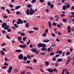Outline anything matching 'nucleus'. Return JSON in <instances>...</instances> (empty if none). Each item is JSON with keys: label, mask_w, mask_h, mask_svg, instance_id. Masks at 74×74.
Masks as SVG:
<instances>
[{"label": "nucleus", "mask_w": 74, "mask_h": 74, "mask_svg": "<svg viewBox=\"0 0 74 74\" xmlns=\"http://www.w3.org/2000/svg\"><path fill=\"white\" fill-rule=\"evenodd\" d=\"M29 11H30V15H33V14H34L36 12L34 11V9H33L32 8H31L29 9Z\"/></svg>", "instance_id": "nucleus-1"}, {"label": "nucleus", "mask_w": 74, "mask_h": 74, "mask_svg": "<svg viewBox=\"0 0 74 74\" xmlns=\"http://www.w3.org/2000/svg\"><path fill=\"white\" fill-rule=\"evenodd\" d=\"M17 24L18 25H19V24H22V23H23V21L21 20V19L20 18H18V21L16 22Z\"/></svg>", "instance_id": "nucleus-2"}, {"label": "nucleus", "mask_w": 74, "mask_h": 74, "mask_svg": "<svg viewBox=\"0 0 74 74\" xmlns=\"http://www.w3.org/2000/svg\"><path fill=\"white\" fill-rule=\"evenodd\" d=\"M23 58V56L22 54H20L18 56V59L19 60H22Z\"/></svg>", "instance_id": "nucleus-3"}, {"label": "nucleus", "mask_w": 74, "mask_h": 74, "mask_svg": "<svg viewBox=\"0 0 74 74\" xmlns=\"http://www.w3.org/2000/svg\"><path fill=\"white\" fill-rule=\"evenodd\" d=\"M19 47L20 48H24L25 49V48L27 47V45L24 44L23 45H19Z\"/></svg>", "instance_id": "nucleus-4"}, {"label": "nucleus", "mask_w": 74, "mask_h": 74, "mask_svg": "<svg viewBox=\"0 0 74 74\" xmlns=\"http://www.w3.org/2000/svg\"><path fill=\"white\" fill-rule=\"evenodd\" d=\"M12 67L11 66H10L9 68V69L8 70V73H11V71H12Z\"/></svg>", "instance_id": "nucleus-5"}, {"label": "nucleus", "mask_w": 74, "mask_h": 74, "mask_svg": "<svg viewBox=\"0 0 74 74\" xmlns=\"http://www.w3.org/2000/svg\"><path fill=\"white\" fill-rule=\"evenodd\" d=\"M30 50L32 51L33 52H37V49H35L34 48H33L30 49Z\"/></svg>", "instance_id": "nucleus-6"}, {"label": "nucleus", "mask_w": 74, "mask_h": 74, "mask_svg": "<svg viewBox=\"0 0 74 74\" xmlns=\"http://www.w3.org/2000/svg\"><path fill=\"white\" fill-rule=\"evenodd\" d=\"M26 14L28 15H30V12L29 9H27L26 12Z\"/></svg>", "instance_id": "nucleus-7"}, {"label": "nucleus", "mask_w": 74, "mask_h": 74, "mask_svg": "<svg viewBox=\"0 0 74 74\" xmlns=\"http://www.w3.org/2000/svg\"><path fill=\"white\" fill-rule=\"evenodd\" d=\"M7 25V23H4L2 24V28H4V27H6V25Z\"/></svg>", "instance_id": "nucleus-8"}, {"label": "nucleus", "mask_w": 74, "mask_h": 74, "mask_svg": "<svg viewBox=\"0 0 74 74\" xmlns=\"http://www.w3.org/2000/svg\"><path fill=\"white\" fill-rule=\"evenodd\" d=\"M42 43H39V44L37 45L38 47V48H40V47H42Z\"/></svg>", "instance_id": "nucleus-9"}, {"label": "nucleus", "mask_w": 74, "mask_h": 74, "mask_svg": "<svg viewBox=\"0 0 74 74\" xmlns=\"http://www.w3.org/2000/svg\"><path fill=\"white\" fill-rule=\"evenodd\" d=\"M48 71L50 73H53V70L51 69H47Z\"/></svg>", "instance_id": "nucleus-10"}, {"label": "nucleus", "mask_w": 74, "mask_h": 74, "mask_svg": "<svg viewBox=\"0 0 74 74\" xmlns=\"http://www.w3.org/2000/svg\"><path fill=\"white\" fill-rule=\"evenodd\" d=\"M10 25H8L7 24L6 27H5L4 28V30H8V28H10Z\"/></svg>", "instance_id": "nucleus-11"}, {"label": "nucleus", "mask_w": 74, "mask_h": 74, "mask_svg": "<svg viewBox=\"0 0 74 74\" xmlns=\"http://www.w3.org/2000/svg\"><path fill=\"white\" fill-rule=\"evenodd\" d=\"M42 51H47V48H45V47H43L42 48Z\"/></svg>", "instance_id": "nucleus-12"}, {"label": "nucleus", "mask_w": 74, "mask_h": 74, "mask_svg": "<svg viewBox=\"0 0 74 74\" xmlns=\"http://www.w3.org/2000/svg\"><path fill=\"white\" fill-rule=\"evenodd\" d=\"M63 59L58 58V60H57V62H61L63 61Z\"/></svg>", "instance_id": "nucleus-13"}, {"label": "nucleus", "mask_w": 74, "mask_h": 74, "mask_svg": "<svg viewBox=\"0 0 74 74\" xmlns=\"http://www.w3.org/2000/svg\"><path fill=\"white\" fill-rule=\"evenodd\" d=\"M22 52V50L19 49L16 50H15V52H18V53H20Z\"/></svg>", "instance_id": "nucleus-14"}, {"label": "nucleus", "mask_w": 74, "mask_h": 74, "mask_svg": "<svg viewBox=\"0 0 74 74\" xmlns=\"http://www.w3.org/2000/svg\"><path fill=\"white\" fill-rule=\"evenodd\" d=\"M49 41V40L48 39H45V40L43 41V42H48Z\"/></svg>", "instance_id": "nucleus-15"}, {"label": "nucleus", "mask_w": 74, "mask_h": 74, "mask_svg": "<svg viewBox=\"0 0 74 74\" xmlns=\"http://www.w3.org/2000/svg\"><path fill=\"white\" fill-rule=\"evenodd\" d=\"M66 8H67L66 6L65 5H64L62 7V10H66Z\"/></svg>", "instance_id": "nucleus-16"}, {"label": "nucleus", "mask_w": 74, "mask_h": 74, "mask_svg": "<svg viewBox=\"0 0 74 74\" xmlns=\"http://www.w3.org/2000/svg\"><path fill=\"white\" fill-rule=\"evenodd\" d=\"M1 55H2L3 56L5 55V53L3 51H1Z\"/></svg>", "instance_id": "nucleus-17"}, {"label": "nucleus", "mask_w": 74, "mask_h": 74, "mask_svg": "<svg viewBox=\"0 0 74 74\" xmlns=\"http://www.w3.org/2000/svg\"><path fill=\"white\" fill-rule=\"evenodd\" d=\"M20 8H21V6L20 5L15 6V10H18Z\"/></svg>", "instance_id": "nucleus-18"}, {"label": "nucleus", "mask_w": 74, "mask_h": 74, "mask_svg": "<svg viewBox=\"0 0 74 74\" xmlns=\"http://www.w3.org/2000/svg\"><path fill=\"white\" fill-rule=\"evenodd\" d=\"M18 39L19 41H21V40H22V37L21 36H18Z\"/></svg>", "instance_id": "nucleus-19"}, {"label": "nucleus", "mask_w": 74, "mask_h": 74, "mask_svg": "<svg viewBox=\"0 0 74 74\" xmlns=\"http://www.w3.org/2000/svg\"><path fill=\"white\" fill-rule=\"evenodd\" d=\"M45 65H46V66H48V65H49V62L47 61V62H45Z\"/></svg>", "instance_id": "nucleus-20"}, {"label": "nucleus", "mask_w": 74, "mask_h": 74, "mask_svg": "<svg viewBox=\"0 0 74 74\" xmlns=\"http://www.w3.org/2000/svg\"><path fill=\"white\" fill-rule=\"evenodd\" d=\"M23 59L24 60H27V57L25 56L23 57Z\"/></svg>", "instance_id": "nucleus-21"}, {"label": "nucleus", "mask_w": 74, "mask_h": 74, "mask_svg": "<svg viewBox=\"0 0 74 74\" xmlns=\"http://www.w3.org/2000/svg\"><path fill=\"white\" fill-rule=\"evenodd\" d=\"M62 21L63 22H64V23L66 22H67V19H66L63 18L62 19Z\"/></svg>", "instance_id": "nucleus-22"}, {"label": "nucleus", "mask_w": 74, "mask_h": 74, "mask_svg": "<svg viewBox=\"0 0 74 74\" xmlns=\"http://www.w3.org/2000/svg\"><path fill=\"white\" fill-rule=\"evenodd\" d=\"M31 7H32V5H31V4H28L27 5V7H28V8H30Z\"/></svg>", "instance_id": "nucleus-23"}, {"label": "nucleus", "mask_w": 74, "mask_h": 74, "mask_svg": "<svg viewBox=\"0 0 74 74\" xmlns=\"http://www.w3.org/2000/svg\"><path fill=\"white\" fill-rule=\"evenodd\" d=\"M55 55V53L53 52H51L50 53V55L51 56H53V55Z\"/></svg>", "instance_id": "nucleus-24"}, {"label": "nucleus", "mask_w": 74, "mask_h": 74, "mask_svg": "<svg viewBox=\"0 0 74 74\" xmlns=\"http://www.w3.org/2000/svg\"><path fill=\"white\" fill-rule=\"evenodd\" d=\"M65 4L66 5V8H70V5L67 4V3H65Z\"/></svg>", "instance_id": "nucleus-25"}, {"label": "nucleus", "mask_w": 74, "mask_h": 74, "mask_svg": "<svg viewBox=\"0 0 74 74\" xmlns=\"http://www.w3.org/2000/svg\"><path fill=\"white\" fill-rule=\"evenodd\" d=\"M16 14L17 15H21V12H20L18 11L16 12Z\"/></svg>", "instance_id": "nucleus-26"}, {"label": "nucleus", "mask_w": 74, "mask_h": 74, "mask_svg": "<svg viewBox=\"0 0 74 74\" xmlns=\"http://www.w3.org/2000/svg\"><path fill=\"white\" fill-rule=\"evenodd\" d=\"M25 26L27 27H29V23H27L25 25Z\"/></svg>", "instance_id": "nucleus-27"}, {"label": "nucleus", "mask_w": 74, "mask_h": 74, "mask_svg": "<svg viewBox=\"0 0 74 74\" xmlns=\"http://www.w3.org/2000/svg\"><path fill=\"white\" fill-rule=\"evenodd\" d=\"M50 7L52 8V9H53V7H54V5L53 4H51L50 5Z\"/></svg>", "instance_id": "nucleus-28"}, {"label": "nucleus", "mask_w": 74, "mask_h": 74, "mask_svg": "<svg viewBox=\"0 0 74 74\" xmlns=\"http://www.w3.org/2000/svg\"><path fill=\"white\" fill-rule=\"evenodd\" d=\"M21 35L22 36H24L25 35V33H24L23 32H22L21 34Z\"/></svg>", "instance_id": "nucleus-29"}, {"label": "nucleus", "mask_w": 74, "mask_h": 74, "mask_svg": "<svg viewBox=\"0 0 74 74\" xmlns=\"http://www.w3.org/2000/svg\"><path fill=\"white\" fill-rule=\"evenodd\" d=\"M63 53V51H62V50H60L58 52V53L60 54H62Z\"/></svg>", "instance_id": "nucleus-30"}, {"label": "nucleus", "mask_w": 74, "mask_h": 74, "mask_svg": "<svg viewBox=\"0 0 74 74\" xmlns=\"http://www.w3.org/2000/svg\"><path fill=\"white\" fill-rule=\"evenodd\" d=\"M67 30H71V27L70 26H68L67 27Z\"/></svg>", "instance_id": "nucleus-31"}, {"label": "nucleus", "mask_w": 74, "mask_h": 74, "mask_svg": "<svg viewBox=\"0 0 74 74\" xmlns=\"http://www.w3.org/2000/svg\"><path fill=\"white\" fill-rule=\"evenodd\" d=\"M36 0H32V3H36Z\"/></svg>", "instance_id": "nucleus-32"}, {"label": "nucleus", "mask_w": 74, "mask_h": 74, "mask_svg": "<svg viewBox=\"0 0 74 74\" xmlns=\"http://www.w3.org/2000/svg\"><path fill=\"white\" fill-rule=\"evenodd\" d=\"M7 31L8 32H11V29L10 28H8V29H7Z\"/></svg>", "instance_id": "nucleus-33"}, {"label": "nucleus", "mask_w": 74, "mask_h": 74, "mask_svg": "<svg viewBox=\"0 0 74 74\" xmlns=\"http://www.w3.org/2000/svg\"><path fill=\"white\" fill-rule=\"evenodd\" d=\"M34 32V31H28V33L29 34H31V33H33Z\"/></svg>", "instance_id": "nucleus-34"}, {"label": "nucleus", "mask_w": 74, "mask_h": 74, "mask_svg": "<svg viewBox=\"0 0 74 74\" xmlns=\"http://www.w3.org/2000/svg\"><path fill=\"white\" fill-rule=\"evenodd\" d=\"M3 18H5V19H7L8 18V16L7 15H4L3 16Z\"/></svg>", "instance_id": "nucleus-35"}, {"label": "nucleus", "mask_w": 74, "mask_h": 74, "mask_svg": "<svg viewBox=\"0 0 74 74\" xmlns=\"http://www.w3.org/2000/svg\"><path fill=\"white\" fill-rule=\"evenodd\" d=\"M26 63H27L28 64H29V63H30V61L29 60H28L26 62Z\"/></svg>", "instance_id": "nucleus-36"}, {"label": "nucleus", "mask_w": 74, "mask_h": 74, "mask_svg": "<svg viewBox=\"0 0 74 74\" xmlns=\"http://www.w3.org/2000/svg\"><path fill=\"white\" fill-rule=\"evenodd\" d=\"M42 47H46V45H45V44H42Z\"/></svg>", "instance_id": "nucleus-37"}, {"label": "nucleus", "mask_w": 74, "mask_h": 74, "mask_svg": "<svg viewBox=\"0 0 74 74\" xmlns=\"http://www.w3.org/2000/svg\"><path fill=\"white\" fill-rule=\"evenodd\" d=\"M68 60H67L68 61H69L70 62V60H71V58L70 57H68Z\"/></svg>", "instance_id": "nucleus-38"}, {"label": "nucleus", "mask_w": 74, "mask_h": 74, "mask_svg": "<svg viewBox=\"0 0 74 74\" xmlns=\"http://www.w3.org/2000/svg\"><path fill=\"white\" fill-rule=\"evenodd\" d=\"M52 25H54V26H56V23L55 22H54L52 23Z\"/></svg>", "instance_id": "nucleus-39"}, {"label": "nucleus", "mask_w": 74, "mask_h": 74, "mask_svg": "<svg viewBox=\"0 0 74 74\" xmlns=\"http://www.w3.org/2000/svg\"><path fill=\"white\" fill-rule=\"evenodd\" d=\"M30 42H31V40H29V41L27 43V45H28L29 44V43H30Z\"/></svg>", "instance_id": "nucleus-40"}, {"label": "nucleus", "mask_w": 74, "mask_h": 74, "mask_svg": "<svg viewBox=\"0 0 74 74\" xmlns=\"http://www.w3.org/2000/svg\"><path fill=\"white\" fill-rule=\"evenodd\" d=\"M47 35V34L46 33H44L43 34L42 36H44V37H46V36Z\"/></svg>", "instance_id": "nucleus-41"}, {"label": "nucleus", "mask_w": 74, "mask_h": 74, "mask_svg": "<svg viewBox=\"0 0 74 74\" xmlns=\"http://www.w3.org/2000/svg\"><path fill=\"white\" fill-rule=\"evenodd\" d=\"M26 38H27V37H25L24 38H23V40L24 41H25L26 39Z\"/></svg>", "instance_id": "nucleus-42"}, {"label": "nucleus", "mask_w": 74, "mask_h": 74, "mask_svg": "<svg viewBox=\"0 0 74 74\" xmlns=\"http://www.w3.org/2000/svg\"><path fill=\"white\" fill-rule=\"evenodd\" d=\"M6 11L7 12L8 14H11V13H10V10L8 9H6Z\"/></svg>", "instance_id": "nucleus-43"}, {"label": "nucleus", "mask_w": 74, "mask_h": 74, "mask_svg": "<svg viewBox=\"0 0 74 74\" xmlns=\"http://www.w3.org/2000/svg\"><path fill=\"white\" fill-rule=\"evenodd\" d=\"M9 6H10V7H11V8H12L13 7H14V6L12 5V4H10L9 5Z\"/></svg>", "instance_id": "nucleus-44"}, {"label": "nucleus", "mask_w": 74, "mask_h": 74, "mask_svg": "<svg viewBox=\"0 0 74 74\" xmlns=\"http://www.w3.org/2000/svg\"><path fill=\"white\" fill-rule=\"evenodd\" d=\"M71 14L72 15H73V18H74V12H71Z\"/></svg>", "instance_id": "nucleus-45"}, {"label": "nucleus", "mask_w": 74, "mask_h": 74, "mask_svg": "<svg viewBox=\"0 0 74 74\" xmlns=\"http://www.w3.org/2000/svg\"><path fill=\"white\" fill-rule=\"evenodd\" d=\"M14 26L15 27H16V28H17V27H18V25H16V24L15 23L14 24Z\"/></svg>", "instance_id": "nucleus-46"}, {"label": "nucleus", "mask_w": 74, "mask_h": 74, "mask_svg": "<svg viewBox=\"0 0 74 74\" xmlns=\"http://www.w3.org/2000/svg\"><path fill=\"white\" fill-rule=\"evenodd\" d=\"M47 5H48L49 6L51 5V3L50 2H47Z\"/></svg>", "instance_id": "nucleus-47"}, {"label": "nucleus", "mask_w": 74, "mask_h": 74, "mask_svg": "<svg viewBox=\"0 0 74 74\" xmlns=\"http://www.w3.org/2000/svg\"><path fill=\"white\" fill-rule=\"evenodd\" d=\"M8 64H7V63H6V62H5L4 64V65H5V66H8Z\"/></svg>", "instance_id": "nucleus-48"}, {"label": "nucleus", "mask_w": 74, "mask_h": 74, "mask_svg": "<svg viewBox=\"0 0 74 74\" xmlns=\"http://www.w3.org/2000/svg\"><path fill=\"white\" fill-rule=\"evenodd\" d=\"M48 29L47 28L45 30V32L46 33H48Z\"/></svg>", "instance_id": "nucleus-49"}, {"label": "nucleus", "mask_w": 74, "mask_h": 74, "mask_svg": "<svg viewBox=\"0 0 74 74\" xmlns=\"http://www.w3.org/2000/svg\"><path fill=\"white\" fill-rule=\"evenodd\" d=\"M51 36H53V37H55V34H51Z\"/></svg>", "instance_id": "nucleus-50"}, {"label": "nucleus", "mask_w": 74, "mask_h": 74, "mask_svg": "<svg viewBox=\"0 0 74 74\" xmlns=\"http://www.w3.org/2000/svg\"><path fill=\"white\" fill-rule=\"evenodd\" d=\"M33 62L36 63V62H37V60L36 59H34L33 60Z\"/></svg>", "instance_id": "nucleus-51"}, {"label": "nucleus", "mask_w": 74, "mask_h": 74, "mask_svg": "<svg viewBox=\"0 0 74 74\" xmlns=\"http://www.w3.org/2000/svg\"><path fill=\"white\" fill-rule=\"evenodd\" d=\"M7 68V66H3V67H2V69H5L6 68Z\"/></svg>", "instance_id": "nucleus-52"}, {"label": "nucleus", "mask_w": 74, "mask_h": 74, "mask_svg": "<svg viewBox=\"0 0 74 74\" xmlns=\"http://www.w3.org/2000/svg\"><path fill=\"white\" fill-rule=\"evenodd\" d=\"M66 15L64 14H61V17H63V16H65Z\"/></svg>", "instance_id": "nucleus-53"}, {"label": "nucleus", "mask_w": 74, "mask_h": 74, "mask_svg": "<svg viewBox=\"0 0 74 74\" xmlns=\"http://www.w3.org/2000/svg\"><path fill=\"white\" fill-rule=\"evenodd\" d=\"M47 51H51V49L49 47L47 49Z\"/></svg>", "instance_id": "nucleus-54"}, {"label": "nucleus", "mask_w": 74, "mask_h": 74, "mask_svg": "<svg viewBox=\"0 0 74 74\" xmlns=\"http://www.w3.org/2000/svg\"><path fill=\"white\" fill-rule=\"evenodd\" d=\"M64 54H65V52H63L62 53V56L63 57V56H64Z\"/></svg>", "instance_id": "nucleus-55"}, {"label": "nucleus", "mask_w": 74, "mask_h": 74, "mask_svg": "<svg viewBox=\"0 0 74 74\" xmlns=\"http://www.w3.org/2000/svg\"><path fill=\"white\" fill-rule=\"evenodd\" d=\"M70 52H67L66 53V55H67V56H68V55H69V54H70Z\"/></svg>", "instance_id": "nucleus-56"}, {"label": "nucleus", "mask_w": 74, "mask_h": 74, "mask_svg": "<svg viewBox=\"0 0 74 74\" xmlns=\"http://www.w3.org/2000/svg\"><path fill=\"white\" fill-rule=\"evenodd\" d=\"M6 37L7 38H8L9 39H10V38L9 37V35H6Z\"/></svg>", "instance_id": "nucleus-57"}, {"label": "nucleus", "mask_w": 74, "mask_h": 74, "mask_svg": "<svg viewBox=\"0 0 74 74\" xmlns=\"http://www.w3.org/2000/svg\"><path fill=\"white\" fill-rule=\"evenodd\" d=\"M63 71H65L66 72H67V71H68V70H66V69H63Z\"/></svg>", "instance_id": "nucleus-58"}, {"label": "nucleus", "mask_w": 74, "mask_h": 74, "mask_svg": "<svg viewBox=\"0 0 74 74\" xmlns=\"http://www.w3.org/2000/svg\"><path fill=\"white\" fill-rule=\"evenodd\" d=\"M2 32L3 33L5 34V31L4 30H3L2 31Z\"/></svg>", "instance_id": "nucleus-59"}, {"label": "nucleus", "mask_w": 74, "mask_h": 74, "mask_svg": "<svg viewBox=\"0 0 74 74\" xmlns=\"http://www.w3.org/2000/svg\"><path fill=\"white\" fill-rule=\"evenodd\" d=\"M45 53L44 52H42L41 53V55H45Z\"/></svg>", "instance_id": "nucleus-60"}, {"label": "nucleus", "mask_w": 74, "mask_h": 74, "mask_svg": "<svg viewBox=\"0 0 74 74\" xmlns=\"http://www.w3.org/2000/svg\"><path fill=\"white\" fill-rule=\"evenodd\" d=\"M1 9H2L3 10H4L5 9V7L4 6L2 7L1 8Z\"/></svg>", "instance_id": "nucleus-61"}, {"label": "nucleus", "mask_w": 74, "mask_h": 74, "mask_svg": "<svg viewBox=\"0 0 74 74\" xmlns=\"http://www.w3.org/2000/svg\"><path fill=\"white\" fill-rule=\"evenodd\" d=\"M57 27H60H60H60V25H59V24L57 25Z\"/></svg>", "instance_id": "nucleus-62"}, {"label": "nucleus", "mask_w": 74, "mask_h": 74, "mask_svg": "<svg viewBox=\"0 0 74 74\" xmlns=\"http://www.w3.org/2000/svg\"><path fill=\"white\" fill-rule=\"evenodd\" d=\"M51 25H52V24H51V23L49 24V27H51Z\"/></svg>", "instance_id": "nucleus-63"}, {"label": "nucleus", "mask_w": 74, "mask_h": 74, "mask_svg": "<svg viewBox=\"0 0 74 74\" xmlns=\"http://www.w3.org/2000/svg\"><path fill=\"white\" fill-rule=\"evenodd\" d=\"M58 34L59 35H62V34H61V33H60V32L59 31H58Z\"/></svg>", "instance_id": "nucleus-64"}]
</instances>
